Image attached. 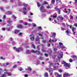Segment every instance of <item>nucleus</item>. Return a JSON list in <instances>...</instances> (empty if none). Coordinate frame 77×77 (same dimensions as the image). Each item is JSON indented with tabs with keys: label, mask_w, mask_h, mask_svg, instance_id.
Segmentation results:
<instances>
[{
	"label": "nucleus",
	"mask_w": 77,
	"mask_h": 77,
	"mask_svg": "<svg viewBox=\"0 0 77 77\" xmlns=\"http://www.w3.org/2000/svg\"><path fill=\"white\" fill-rule=\"evenodd\" d=\"M0 9H1V11H2V12H5V10L3 9V7H0Z\"/></svg>",
	"instance_id": "obj_30"
},
{
	"label": "nucleus",
	"mask_w": 77,
	"mask_h": 77,
	"mask_svg": "<svg viewBox=\"0 0 77 77\" xmlns=\"http://www.w3.org/2000/svg\"><path fill=\"white\" fill-rule=\"evenodd\" d=\"M51 3V4H52H52H54L55 3V0H52Z\"/></svg>",
	"instance_id": "obj_27"
},
{
	"label": "nucleus",
	"mask_w": 77,
	"mask_h": 77,
	"mask_svg": "<svg viewBox=\"0 0 77 77\" xmlns=\"http://www.w3.org/2000/svg\"><path fill=\"white\" fill-rule=\"evenodd\" d=\"M69 62H72V60L71 59H70L69 60Z\"/></svg>",
	"instance_id": "obj_46"
},
{
	"label": "nucleus",
	"mask_w": 77,
	"mask_h": 77,
	"mask_svg": "<svg viewBox=\"0 0 77 77\" xmlns=\"http://www.w3.org/2000/svg\"><path fill=\"white\" fill-rule=\"evenodd\" d=\"M59 71L60 72H62V70L61 69H59Z\"/></svg>",
	"instance_id": "obj_49"
},
{
	"label": "nucleus",
	"mask_w": 77,
	"mask_h": 77,
	"mask_svg": "<svg viewBox=\"0 0 77 77\" xmlns=\"http://www.w3.org/2000/svg\"><path fill=\"white\" fill-rule=\"evenodd\" d=\"M2 30H3V31H5V28H3L2 29Z\"/></svg>",
	"instance_id": "obj_63"
},
{
	"label": "nucleus",
	"mask_w": 77,
	"mask_h": 77,
	"mask_svg": "<svg viewBox=\"0 0 77 77\" xmlns=\"http://www.w3.org/2000/svg\"><path fill=\"white\" fill-rule=\"evenodd\" d=\"M37 62V65H39V63H40V62L39 60H38L37 61H36Z\"/></svg>",
	"instance_id": "obj_38"
},
{
	"label": "nucleus",
	"mask_w": 77,
	"mask_h": 77,
	"mask_svg": "<svg viewBox=\"0 0 77 77\" xmlns=\"http://www.w3.org/2000/svg\"><path fill=\"white\" fill-rule=\"evenodd\" d=\"M19 32L20 30H18L17 29H16L15 30L14 32L15 34H17V33H18V32Z\"/></svg>",
	"instance_id": "obj_20"
},
{
	"label": "nucleus",
	"mask_w": 77,
	"mask_h": 77,
	"mask_svg": "<svg viewBox=\"0 0 77 77\" xmlns=\"http://www.w3.org/2000/svg\"><path fill=\"white\" fill-rule=\"evenodd\" d=\"M65 33H66V35H68V36H69V33H70V32H69V31L68 30H66L65 32Z\"/></svg>",
	"instance_id": "obj_21"
},
{
	"label": "nucleus",
	"mask_w": 77,
	"mask_h": 77,
	"mask_svg": "<svg viewBox=\"0 0 77 77\" xmlns=\"http://www.w3.org/2000/svg\"><path fill=\"white\" fill-rule=\"evenodd\" d=\"M37 5L38 6V7H39V6H41V5H40V4H39V3L37 2Z\"/></svg>",
	"instance_id": "obj_35"
},
{
	"label": "nucleus",
	"mask_w": 77,
	"mask_h": 77,
	"mask_svg": "<svg viewBox=\"0 0 77 77\" xmlns=\"http://www.w3.org/2000/svg\"><path fill=\"white\" fill-rule=\"evenodd\" d=\"M53 52V51L51 50V49H49V54L50 56H51V54Z\"/></svg>",
	"instance_id": "obj_19"
},
{
	"label": "nucleus",
	"mask_w": 77,
	"mask_h": 77,
	"mask_svg": "<svg viewBox=\"0 0 77 77\" xmlns=\"http://www.w3.org/2000/svg\"><path fill=\"white\" fill-rule=\"evenodd\" d=\"M29 36L30 37V39L31 41H34L35 40V36H32V35H30Z\"/></svg>",
	"instance_id": "obj_12"
},
{
	"label": "nucleus",
	"mask_w": 77,
	"mask_h": 77,
	"mask_svg": "<svg viewBox=\"0 0 77 77\" xmlns=\"http://www.w3.org/2000/svg\"><path fill=\"white\" fill-rule=\"evenodd\" d=\"M59 45L61 47L63 45V43L60 42L59 43Z\"/></svg>",
	"instance_id": "obj_29"
},
{
	"label": "nucleus",
	"mask_w": 77,
	"mask_h": 77,
	"mask_svg": "<svg viewBox=\"0 0 77 77\" xmlns=\"http://www.w3.org/2000/svg\"><path fill=\"white\" fill-rule=\"evenodd\" d=\"M64 17L65 18H66V19H68V16H67L66 15H65L64 16Z\"/></svg>",
	"instance_id": "obj_40"
},
{
	"label": "nucleus",
	"mask_w": 77,
	"mask_h": 77,
	"mask_svg": "<svg viewBox=\"0 0 77 77\" xmlns=\"http://www.w3.org/2000/svg\"><path fill=\"white\" fill-rule=\"evenodd\" d=\"M53 8L52 4H51L50 6H48V9H51Z\"/></svg>",
	"instance_id": "obj_23"
},
{
	"label": "nucleus",
	"mask_w": 77,
	"mask_h": 77,
	"mask_svg": "<svg viewBox=\"0 0 77 77\" xmlns=\"http://www.w3.org/2000/svg\"><path fill=\"white\" fill-rule=\"evenodd\" d=\"M2 19L4 20L6 19V15H4Z\"/></svg>",
	"instance_id": "obj_32"
},
{
	"label": "nucleus",
	"mask_w": 77,
	"mask_h": 77,
	"mask_svg": "<svg viewBox=\"0 0 77 77\" xmlns=\"http://www.w3.org/2000/svg\"><path fill=\"white\" fill-rule=\"evenodd\" d=\"M26 53L27 54H30V53L29 50H26Z\"/></svg>",
	"instance_id": "obj_33"
},
{
	"label": "nucleus",
	"mask_w": 77,
	"mask_h": 77,
	"mask_svg": "<svg viewBox=\"0 0 77 77\" xmlns=\"http://www.w3.org/2000/svg\"><path fill=\"white\" fill-rule=\"evenodd\" d=\"M71 57L74 59V60H77V57L76 55H73L72 56H71Z\"/></svg>",
	"instance_id": "obj_16"
},
{
	"label": "nucleus",
	"mask_w": 77,
	"mask_h": 77,
	"mask_svg": "<svg viewBox=\"0 0 77 77\" xmlns=\"http://www.w3.org/2000/svg\"><path fill=\"white\" fill-rule=\"evenodd\" d=\"M31 52L33 53H35V54H39L40 52L38 51H35L34 50H32L31 51Z\"/></svg>",
	"instance_id": "obj_9"
},
{
	"label": "nucleus",
	"mask_w": 77,
	"mask_h": 77,
	"mask_svg": "<svg viewBox=\"0 0 77 77\" xmlns=\"http://www.w3.org/2000/svg\"><path fill=\"white\" fill-rule=\"evenodd\" d=\"M61 63L62 64H63L64 65V66H66V67H70V64H68L67 63H66V62L65 61H62L61 62Z\"/></svg>",
	"instance_id": "obj_3"
},
{
	"label": "nucleus",
	"mask_w": 77,
	"mask_h": 77,
	"mask_svg": "<svg viewBox=\"0 0 77 77\" xmlns=\"http://www.w3.org/2000/svg\"><path fill=\"white\" fill-rule=\"evenodd\" d=\"M37 35H39V36H40L41 37H42V35L41 34L39 33H37Z\"/></svg>",
	"instance_id": "obj_37"
},
{
	"label": "nucleus",
	"mask_w": 77,
	"mask_h": 77,
	"mask_svg": "<svg viewBox=\"0 0 77 77\" xmlns=\"http://www.w3.org/2000/svg\"><path fill=\"white\" fill-rule=\"evenodd\" d=\"M12 44L13 45H15L16 44V43L15 42L13 41L12 42Z\"/></svg>",
	"instance_id": "obj_31"
},
{
	"label": "nucleus",
	"mask_w": 77,
	"mask_h": 77,
	"mask_svg": "<svg viewBox=\"0 0 77 77\" xmlns=\"http://www.w3.org/2000/svg\"><path fill=\"white\" fill-rule=\"evenodd\" d=\"M44 76L45 77H48V73L47 72L45 73V74L44 75Z\"/></svg>",
	"instance_id": "obj_22"
},
{
	"label": "nucleus",
	"mask_w": 77,
	"mask_h": 77,
	"mask_svg": "<svg viewBox=\"0 0 77 77\" xmlns=\"http://www.w3.org/2000/svg\"><path fill=\"white\" fill-rule=\"evenodd\" d=\"M56 57V56L55 55H53L52 56V57H53V59H55V57Z\"/></svg>",
	"instance_id": "obj_45"
},
{
	"label": "nucleus",
	"mask_w": 77,
	"mask_h": 77,
	"mask_svg": "<svg viewBox=\"0 0 77 77\" xmlns=\"http://www.w3.org/2000/svg\"><path fill=\"white\" fill-rule=\"evenodd\" d=\"M54 15H55V16H53V18H56L57 17V14L56 13H55L54 14Z\"/></svg>",
	"instance_id": "obj_28"
},
{
	"label": "nucleus",
	"mask_w": 77,
	"mask_h": 77,
	"mask_svg": "<svg viewBox=\"0 0 77 77\" xmlns=\"http://www.w3.org/2000/svg\"><path fill=\"white\" fill-rule=\"evenodd\" d=\"M57 50V48H54V51H56Z\"/></svg>",
	"instance_id": "obj_36"
},
{
	"label": "nucleus",
	"mask_w": 77,
	"mask_h": 77,
	"mask_svg": "<svg viewBox=\"0 0 77 77\" xmlns=\"http://www.w3.org/2000/svg\"><path fill=\"white\" fill-rule=\"evenodd\" d=\"M24 76L25 77H28V75L27 74H25L24 75Z\"/></svg>",
	"instance_id": "obj_53"
},
{
	"label": "nucleus",
	"mask_w": 77,
	"mask_h": 77,
	"mask_svg": "<svg viewBox=\"0 0 77 77\" xmlns=\"http://www.w3.org/2000/svg\"><path fill=\"white\" fill-rule=\"evenodd\" d=\"M74 17H73V16L70 15V20H73Z\"/></svg>",
	"instance_id": "obj_26"
},
{
	"label": "nucleus",
	"mask_w": 77,
	"mask_h": 77,
	"mask_svg": "<svg viewBox=\"0 0 77 77\" xmlns=\"http://www.w3.org/2000/svg\"><path fill=\"white\" fill-rule=\"evenodd\" d=\"M57 41V39H56L55 40H54L53 39H51V38H50L49 40V42H50V43H51V44H52V46H53L54 45H53V43H52V42H56Z\"/></svg>",
	"instance_id": "obj_6"
},
{
	"label": "nucleus",
	"mask_w": 77,
	"mask_h": 77,
	"mask_svg": "<svg viewBox=\"0 0 77 77\" xmlns=\"http://www.w3.org/2000/svg\"><path fill=\"white\" fill-rule=\"evenodd\" d=\"M56 33L54 32L52 34V36H50L51 37H52L53 38H56Z\"/></svg>",
	"instance_id": "obj_15"
},
{
	"label": "nucleus",
	"mask_w": 77,
	"mask_h": 77,
	"mask_svg": "<svg viewBox=\"0 0 77 77\" xmlns=\"http://www.w3.org/2000/svg\"><path fill=\"white\" fill-rule=\"evenodd\" d=\"M10 39L11 41H12L14 40V39H13V38H12V37H10Z\"/></svg>",
	"instance_id": "obj_47"
},
{
	"label": "nucleus",
	"mask_w": 77,
	"mask_h": 77,
	"mask_svg": "<svg viewBox=\"0 0 77 77\" xmlns=\"http://www.w3.org/2000/svg\"><path fill=\"white\" fill-rule=\"evenodd\" d=\"M61 30H63V31L65 30V29H64V28H62V27H61Z\"/></svg>",
	"instance_id": "obj_52"
},
{
	"label": "nucleus",
	"mask_w": 77,
	"mask_h": 77,
	"mask_svg": "<svg viewBox=\"0 0 77 77\" xmlns=\"http://www.w3.org/2000/svg\"><path fill=\"white\" fill-rule=\"evenodd\" d=\"M54 74L56 76H57V77H61V75H59L58 73L57 72H55Z\"/></svg>",
	"instance_id": "obj_14"
},
{
	"label": "nucleus",
	"mask_w": 77,
	"mask_h": 77,
	"mask_svg": "<svg viewBox=\"0 0 77 77\" xmlns=\"http://www.w3.org/2000/svg\"><path fill=\"white\" fill-rule=\"evenodd\" d=\"M5 74H7L8 75H11V73H8L7 72H4Z\"/></svg>",
	"instance_id": "obj_34"
},
{
	"label": "nucleus",
	"mask_w": 77,
	"mask_h": 77,
	"mask_svg": "<svg viewBox=\"0 0 77 77\" xmlns=\"http://www.w3.org/2000/svg\"><path fill=\"white\" fill-rule=\"evenodd\" d=\"M68 26H69L70 29H72L73 35H75V33H76V28L74 27H72V25H68Z\"/></svg>",
	"instance_id": "obj_2"
},
{
	"label": "nucleus",
	"mask_w": 77,
	"mask_h": 77,
	"mask_svg": "<svg viewBox=\"0 0 77 77\" xmlns=\"http://www.w3.org/2000/svg\"><path fill=\"white\" fill-rule=\"evenodd\" d=\"M40 55H41V56H42L43 55V54H42V53H41L40 52L39 53V54Z\"/></svg>",
	"instance_id": "obj_59"
},
{
	"label": "nucleus",
	"mask_w": 77,
	"mask_h": 77,
	"mask_svg": "<svg viewBox=\"0 0 77 77\" xmlns=\"http://www.w3.org/2000/svg\"><path fill=\"white\" fill-rule=\"evenodd\" d=\"M14 50H15L17 52H20L21 51H23V49L22 48H16V47H13Z\"/></svg>",
	"instance_id": "obj_4"
},
{
	"label": "nucleus",
	"mask_w": 77,
	"mask_h": 77,
	"mask_svg": "<svg viewBox=\"0 0 77 77\" xmlns=\"http://www.w3.org/2000/svg\"><path fill=\"white\" fill-rule=\"evenodd\" d=\"M7 30L8 31H10V30H11V29L9 28H8L7 29Z\"/></svg>",
	"instance_id": "obj_57"
},
{
	"label": "nucleus",
	"mask_w": 77,
	"mask_h": 77,
	"mask_svg": "<svg viewBox=\"0 0 77 77\" xmlns=\"http://www.w3.org/2000/svg\"><path fill=\"white\" fill-rule=\"evenodd\" d=\"M74 26H75L77 28V24L75 23L74 24Z\"/></svg>",
	"instance_id": "obj_55"
},
{
	"label": "nucleus",
	"mask_w": 77,
	"mask_h": 77,
	"mask_svg": "<svg viewBox=\"0 0 77 77\" xmlns=\"http://www.w3.org/2000/svg\"><path fill=\"white\" fill-rule=\"evenodd\" d=\"M32 47H33V48H34L35 49V48H35V45H34V44H33L32 45Z\"/></svg>",
	"instance_id": "obj_44"
},
{
	"label": "nucleus",
	"mask_w": 77,
	"mask_h": 77,
	"mask_svg": "<svg viewBox=\"0 0 77 77\" xmlns=\"http://www.w3.org/2000/svg\"><path fill=\"white\" fill-rule=\"evenodd\" d=\"M61 47L62 48V49H63H63H64V48H65V47L64 46H61Z\"/></svg>",
	"instance_id": "obj_51"
},
{
	"label": "nucleus",
	"mask_w": 77,
	"mask_h": 77,
	"mask_svg": "<svg viewBox=\"0 0 77 77\" xmlns=\"http://www.w3.org/2000/svg\"><path fill=\"white\" fill-rule=\"evenodd\" d=\"M68 10L69 11V12L68 13V14H69V13H70V12H71V9H68Z\"/></svg>",
	"instance_id": "obj_58"
},
{
	"label": "nucleus",
	"mask_w": 77,
	"mask_h": 77,
	"mask_svg": "<svg viewBox=\"0 0 77 77\" xmlns=\"http://www.w3.org/2000/svg\"><path fill=\"white\" fill-rule=\"evenodd\" d=\"M64 10H65L64 12L65 13H68V11H66V8H65Z\"/></svg>",
	"instance_id": "obj_48"
},
{
	"label": "nucleus",
	"mask_w": 77,
	"mask_h": 77,
	"mask_svg": "<svg viewBox=\"0 0 77 77\" xmlns=\"http://www.w3.org/2000/svg\"><path fill=\"white\" fill-rule=\"evenodd\" d=\"M17 65H14V68H16V67H17Z\"/></svg>",
	"instance_id": "obj_61"
},
{
	"label": "nucleus",
	"mask_w": 77,
	"mask_h": 77,
	"mask_svg": "<svg viewBox=\"0 0 77 77\" xmlns=\"http://www.w3.org/2000/svg\"><path fill=\"white\" fill-rule=\"evenodd\" d=\"M46 4H48V2H45V1H44V3H43V5H46Z\"/></svg>",
	"instance_id": "obj_39"
},
{
	"label": "nucleus",
	"mask_w": 77,
	"mask_h": 77,
	"mask_svg": "<svg viewBox=\"0 0 77 77\" xmlns=\"http://www.w3.org/2000/svg\"><path fill=\"white\" fill-rule=\"evenodd\" d=\"M49 72L50 73V75H52V73H53V69L51 68V67L49 68Z\"/></svg>",
	"instance_id": "obj_13"
},
{
	"label": "nucleus",
	"mask_w": 77,
	"mask_h": 77,
	"mask_svg": "<svg viewBox=\"0 0 77 77\" xmlns=\"http://www.w3.org/2000/svg\"><path fill=\"white\" fill-rule=\"evenodd\" d=\"M39 59H40V60H43V59H44V57H39Z\"/></svg>",
	"instance_id": "obj_25"
},
{
	"label": "nucleus",
	"mask_w": 77,
	"mask_h": 77,
	"mask_svg": "<svg viewBox=\"0 0 77 77\" xmlns=\"http://www.w3.org/2000/svg\"><path fill=\"white\" fill-rule=\"evenodd\" d=\"M33 27H36V25L35 23H33Z\"/></svg>",
	"instance_id": "obj_54"
},
{
	"label": "nucleus",
	"mask_w": 77,
	"mask_h": 77,
	"mask_svg": "<svg viewBox=\"0 0 77 77\" xmlns=\"http://www.w3.org/2000/svg\"><path fill=\"white\" fill-rule=\"evenodd\" d=\"M28 21H30V22L32 21V20H31V19H28Z\"/></svg>",
	"instance_id": "obj_64"
},
{
	"label": "nucleus",
	"mask_w": 77,
	"mask_h": 77,
	"mask_svg": "<svg viewBox=\"0 0 77 77\" xmlns=\"http://www.w3.org/2000/svg\"><path fill=\"white\" fill-rule=\"evenodd\" d=\"M35 41H39V38H36Z\"/></svg>",
	"instance_id": "obj_41"
},
{
	"label": "nucleus",
	"mask_w": 77,
	"mask_h": 77,
	"mask_svg": "<svg viewBox=\"0 0 77 77\" xmlns=\"http://www.w3.org/2000/svg\"><path fill=\"white\" fill-rule=\"evenodd\" d=\"M23 6H24L23 8V13L24 15H26L27 11L30 9V7H29V5L25 3H23Z\"/></svg>",
	"instance_id": "obj_1"
},
{
	"label": "nucleus",
	"mask_w": 77,
	"mask_h": 77,
	"mask_svg": "<svg viewBox=\"0 0 77 77\" xmlns=\"http://www.w3.org/2000/svg\"><path fill=\"white\" fill-rule=\"evenodd\" d=\"M39 46H38L37 47V49L38 50H40L39 48Z\"/></svg>",
	"instance_id": "obj_56"
},
{
	"label": "nucleus",
	"mask_w": 77,
	"mask_h": 77,
	"mask_svg": "<svg viewBox=\"0 0 77 77\" xmlns=\"http://www.w3.org/2000/svg\"><path fill=\"white\" fill-rule=\"evenodd\" d=\"M44 7L43 6H42L41 8L39 9L42 12H45V10L44 9Z\"/></svg>",
	"instance_id": "obj_7"
},
{
	"label": "nucleus",
	"mask_w": 77,
	"mask_h": 77,
	"mask_svg": "<svg viewBox=\"0 0 77 77\" xmlns=\"http://www.w3.org/2000/svg\"><path fill=\"white\" fill-rule=\"evenodd\" d=\"M6 14H7L8 15H11V14H12V12L11 11H6Z\"/></svg>",
	"instance_id": "obj_18"
},
{
	"label": "nucleus",
	"mask_w": 77,
	"mask_h": 77,
	"mask_svg": "<svg viewBox=\"0 0 77 77\" xmlns=\"http://www.w3.org/2000/svg\"><path fill=\"white\" fill-rule=\"evenodd\" d=\"M56 63H55V64H53V63H50L49 66L50 67V66H53L54 68L53 69L54 70H57V69L56 68V67L54 66V65H56Z\"/></svg>",
	"instance_id": "obj_5"
},
{
	"label": "nucleus",
	"mask_w": 77,
	"mask_h": 77,
	"mask_svg": "<svg viewBox=\"0 0 77 77\" xmlns=\"http://www.w3.org/2000/svg\"><path fill=\"white\" fill-rule=\"evenodd\" d=\"M25 70L27 71V70H29V71H31L32 70V68L30 67H29L28 68V69H25Z\"/></svg>",
	"instance_id": "obj_24"
},
{
	"label": "nucleus",
	"mask_w": 77,
	"mask_h": 77,
	"mask_svg": "<svg viewBox=\"0 0 77 77\" xmlns=\"http://www.w3.org/2000/svg\"><path fill=\"white\" fill-rule=\"evenodd\" d=\"M60 57H58V58L57 59H57H58V62H60V59H61V58H63V54H60Z\"/></svg>",
	"instance_id": "obj_8"
},
{
	"label": "nucleus",
	"mask_w": 77,
	"mask_h": 77,
	"mask_svg": "<svg viewBox=\"0 0 77 77\" xmlns=\"http://www.w3.org/2000/svg\"><path fill=\"white\" fill-rule=\"evenodd\" d=\"M7 22L8 23H9V24H11V23H12V21H11V20H8L7 21Z\"/></svg>",
	"instance_id": "obj_42"
},
{
	"label": "nucleus",
	"mask_w": 77,
	"mask_h": 77,
	"mask_svg": "<svg viewBox=\"0 0 77 77\" xmlns=\"http://www.w3.org/2000/svg\"><path fill=\"white\" fill-rule=\"evenodd\" d=\"M17 27L20 28V29H24V27L21 24L17 25Z\"/></svg>",
	"instance_id": "obj_11"
},
{
	"label": "nucleus",
	"mask_w": 77,
	"mask_h": 77,
	"mask_svg": "<svg viewBox=\"0 0 77 77\" xmlns=\"http://www.w3.org/2000/svg\"><path fill=\"white\" fill-rule=\"evenodd\" d=\"M20 22L21 23H23L24 25H27V23L26 22H24L23 20H20Z\"/></svg>",
	"instance_id": "obj_17"
},
{
	"label": "nucleus",
	"mask_w": 77,
	"mask_h": 77,
	"mask_svg": "<svg viewBox=\"0 0 77 77\" xmlns=\"http://www.w3.org/2000/svg\"><path fill=\"white\" fill-rule=\"evenodd\" d=\"M2 77H6V75L5 74H2L1 76Z\"/></svg>",
	"instance_id": "obj_43"
},
{
	"label": "nucleus",
	"mask_w": 77,
	"mask_h": 77,
	"mask_svg": "<svg viewBox=\"0 0 77 77\" xmlns=\"http://www.w3.org/2000/svg\"><path fill=\"white\" fill-rule=\"evenodd\" d=\"M55 9V10L57 11V12L59 14H60V10L59 9V8H58L57 7H56Z\"/></svg>",
	"instance_id": "obj_10"
},
{
	"label": "nucleus",
	"mask_w": 77,
	"mask_h": 77,
	"mask_svg": "<svg viewBox=\"0 0 77 77\" xmlns=\"http://www.w3.org/2000/svg\"><path fill=\"white\" fill-rule=\"evenodd\" d=\"M62 25H63V26H65V23H63L62 24Z\"/></svg>",
	"instance_id": "obj_62"
},
{
	"label": "nucleus",
	"mask_w": 77,
	"mask_h": 77,
	"mask_svg": "<svg viewBox=\"0 0 77 77\" xmlns=\"http://www.w3.org/2000/svg\"><path fill=\"white\" fill-rule=\"evenodd\" d=\"M60 20H63V17H62V16H61L60 17Z\"/></svg>",
	"instance_id": "obj_50"
},
{
	"label": "nucleus",
	"mask_w": 77,
	"mask_h": 77,
	"mask_svg": "<svg viewBox=\"0 0 77 77\" xmlns=\"http://www.w3.org/2000/svg\"><path fill=\"white\" fill-rule=\"evenodd\" d=\"M75 3L76 5H77V0H75Z\"/></svg>",
	"instance_id": "obj_60"
}]
</instances>
